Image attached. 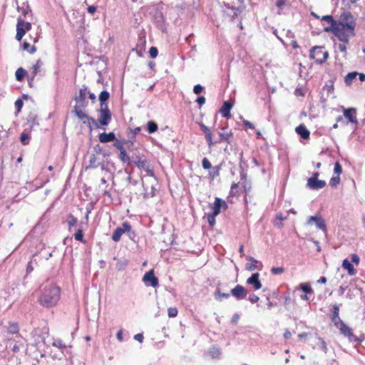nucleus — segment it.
<instances>
[{
  "label": "nucleus",
  "instance_id": "obj_13",
  "mask_svg": "<svg viewBox=\"0 0 365 365\" xmlns=\"http://www.w3.org/2000/svg\"><path fill=\"white\" fill-rule=\"evenodd\" d=\"M259 277V274L258 272L253 273L251 277L247 279V284L252 285L256 290L261 289L262 285Z\"/></svg>",
  "mask_w": 365,
  "mask_h": 365
},
{
  "label": "nucleus",
  "instance_id": "obj_49",
  "mask_svg": "<svg viewBox=\"0 0 365 365\" xmlns=\"http://www.w3.org/2000/svg\"><path fill=\"white\" fill-rule=\"evenodd\" d=\"M115 143H114V146L119 150V151H121L123 150H125V148H123V145H124V141H121V140H114Z\"/></svg>",
  "mask_w": 365,
  "mask_h": 365
},
{
  "label": "nucleus",
  "instance_id": "obj_48",
  "mask_svg": "<svg viewBox=\"0 0 365 365\" xmlns=\"http://www.w3.org/2000/svg\"><path fill=\"white\" fill-rule=\"evenodd\" d=\"M178 309L175 307H170L168 309V314L169 317H175L178 315Z\"/></svg>",
  "mask_w": 365,
  "mask_h": 365
},
{
  "label": "nucleus",
  "instance_id": "obj_14",
  "mask_svg": "<svg viewBox=\"0 0 365 365\" xmlns=\"http://www.w3.org/2000/svg\"><path fill=\"white\" fill-rule=\"evenodd\" d=\"M322 21L329 24L324 27V30L326 31H331L335 35V30L334 29L336 27L337 21H334L331 16H323Z\"/></svg>",
  "mask_w": 365,
  "mask_h": 365
},
{
  "label": "nucleus",
  "instance_id": "obj_45",
  "mask_svg": "<svg viewBox=\"0 0 365 365\" xmlns=\"http://www.w3.org/2000/svg\"><path fill=\"white\" fill-rule=\"evenodd\" d=\"M123 233L129 232L131 230V226L129 222H124L122 225V227H120Z\"/></svg>",
  "mask_w": 365,
  "mask_h": 365
},
{
  "label": "nucleus",
  "instance_id": "obj_56",
  "mask_svg": "<svg viewBox=\"0 0 365 365\" xmlns=\"http://www.w3.org/2000/svg\"><path fill=\"white\" fill-rule=\"evenodd\" d=\"M53 346L60 348V349H64L66 348V345L62 342L61 340H56L53 342Z\"/></svg>",
  "mask_w": 365,
  "mask_h": 365
},
{
  "label": "nucleus",
  "instance_id": "obj_54",
  "mask_svg": "<svg viewBox=\"0 0 365 365\" xmlns=\"http://www.w3.org/2000/svg\"><path fill=\"white\" fill-rule=\"evenodd\" d=\"M331 321L336 327H338L341 323L344 322L339 318V317H331Z\"/></svg>",
  "mask_w": 365,
  "mask_h": 365
},
{
  "label": "nucleus",
  "instance_id": "obj_41",
  "mask_svg": "<svg viewBox=\"0 0 365 365\" xmlns=\"http://www.w3.org/2000/svg\"><path fill=\"white\" fill-rule=\"evenodd\" d=\"M29 138H30V136H29V133H26V131H24L21 135V138H20L21 143L23 145H27V144H29Z\"/></svg>",
  "mask_w": 365,
  "mask_h": 365
},
{
  "label": "nucleus",
  "instance_id": "obj_44",
  "mask_svg": "<svg viewBox=\"0 0 365 365\" xmlns=\"http://www.w3.org/2000/svg\"><path fill=\"white\" fill-rule=\"evenodd\" d=\"M340 182V177L339 175L334 176L331 178L329 184L331 187H335L337 186V185Z\"/></svg>",
  "mask_w": 365,
  "mask_h": 365
},
{
  "label": "nucleus",
  "instance_id": "obj_57",
  "mask_svg": "<svg viewBox=\"0 0 365 365\" xmlns=\"http://www.w3.org/2000/svg\"><path fill=\"white\" fill-rule=\"evenodd\" d=\"M75 239L78 241H83V235L81 230H78L75 234Z\"/></svg>",
  "mask_w": 365,
  "mask_h": 365
},
{
  "label": "nucleus",
  "instance_id": "obj_2",
  "mask_svg": "<svg viewBox=\"0 0 365 365\" xmlns=\"http://www.w3.org/2000/svg\"><path fill=\"white\" fill-rule=\"evenodd\" d=\"M41 294L38 297L40 304L44 307L55 306L60 298V289L53 284H48L41 287Z\"/></svg>",
  "mask_w": 365,
  "mask_h": 365
},
{
  "label": "nucleus",
  "instance_id": "obj_60",
  "mask_svg": "<svg viewBox=\"0 0 365 365\" xmlns=\"http://www.w3.org/2000/svg\"><path fill=\"white\" fill-rule=\"evenodd\" d=\"M21 26L26 31H29L31 29V24L29 22H25L21 19Z\"/></svg>",
  "mask_w": 365,
  "mask_h": 365
},
{
  "label": "nucleus",
  "instance_id": "obj_39",
  "mask_svg": "<svg viewBox=\"0 0 365 365\" xmlns=\"http://www.w3.org/2000/svg\"><path fill=\"white\" fill-rule=\"evenodd\" d=\"M120 159L123 163H130V158L127 155L125 150H123L120 151Z\"/></svg>",
  "mask_w": 365,
  "mask_h": 365
},
{
  "label": "nucleus",
  "instance_id": "obj_33",
  "mask_svg": "<svg viewBox=\"0 0 365 365\" xmlns=\"http://www.w3.org/2000/svg\"><path fill=\"white\" fill-rule=\"evenodd\" d=\"M315 223L318 229L322 230L324 231L327 230L325 221L322 219V217L319 216V217L317 220V222Z\"/></svg>",
  "mask_w": 365,
  "mask_h": 365
},
{
  "label": "nucleus",
  "instance_id": "obj_3",
  "mask_svg": "<svg viewBox=\"0 0 365 365\" xmlns=\"http://www.w3.org/2000/svg\"><path fill=\"white\" fill-rule=\"evenodd\" d=\"M329 56L327 51H324L322 46H314L310 51V57L315 60L317 63L322 64L324 63Z\"/></svg>",
  "mask_w": 365,
  "mask_h": 365
},
{
  "label": "nucleus",
  "instance_id": "obj_11",
  "mask_svg": "<svg viewBox=\"0 0 365 365\" xmlns=\"http://www.w3.org/2000/svg\"><path fill=\"white\" fill-rule=\"evenodd\" d=\"M154 22L155 23L157 27L160 29L162 31H166V24L165 21V18L161 11H156L153 16Z\"/></svg>",
  "mask_w": 365,
  "mask_h": 365
},
{
  "label": "nucleus",
  "instance_id": "obj_38",
  "mask_svg": "<svg viewBox=\"0 0 365 365\" xmlns=\"http://www.w3.org/2000/svg\"><path fill=\"white\" fill-rule=\"evenodd\" d=\"M21 24V19H19L16 24V33L24 36L26 34V29L22 27Z\"/></svg>",
  "mask_w": 365,
  "mask_h": 365
},
{
  "label": "nucleus",
  "instance_id": "obj_21",
  "mask_svg": "<svg viewBox=\"0 0 365 365\" xmlns=\"http://www.w3.org/2000/svg\"><path fill=\"white\" fill-rule=\"evenodd\" d=\"M110 94L107 91H103L99 95L101 107L108 106L106 101L108 100Z\"/></svg>",
  "mask_w": 365,
  "mask_h": 365
},
{
  "label": "nucleus",
  "instance_id": "obj_29",
  "mask_svg": "<svg viewBox=\"0 0 365 365\" xmlns=\"http://www.w3.org/2000/svg\"><path fill=\"white\" fill-rule=\"evenodd\" d=\"M26 70H24L22 68H18L16 71V73H15V76H16V80L18 81H22L23 78H24V76H26Z\"/></svg>",
  "mask_w": 365,
  "mask_h": 365
},
{
  "label": "nucleus",
  "instance_id": "obj_32",
  "mask_svg": "<svg viewBox=\"0 0 365 365\" xmlns=\"http://www.w3.org/2000/svg\"><path fill=\"white\" fill-rule=\"evenodd\" d=\"M98 166V163L97 162V158L94 154H92L90 156L89 164L88 165V168H96Z\"/></svg>",
  "mask_w": 365,
  "mask_h": 365
},
{
  "label": "nucleus",
  "instance_id": "obj_15",
  "mask_svg": "<svg viewBox=\"0 0 365 365\" xmlns=\"http://www.w3.org/2000/svg\"><path fill=\"white\" fill-rule=\"evenodd\" d=\"M200 127L205 135L208 146L211 148L214 143L212 142V132L210 129L203 123L200 124Z\"/></svg>",
  "mask_w": 365,
  "mask_h": 365
},
{
  "label": "nucleus",
  "instance_id": "obj_59",
  "mask_svg": "<svg viewBox=\"0 0 365 365\" xmlns=\"http://www.w3.org/2000/svg\"><path fill=\"white\" fill-rule=\"evenodd\" d=\"M339 306L336 305V304H334L333 306V312H332V314H331V317H339Z\"/></svg>",
  "mask_w": 365,
  "mask_h": 365
},
{
  "label": "nucleus",
  "instance_id": "obj_51",
  "mask_svg": "<svg viewBox=\"0 0 365 365\" xmlns=\"http://www.w3.org/2000/svg\"><path fill=\"white\" fill-rule=\"evenodd\" d=\"M231 135H232V133L230 132V133L223 132V133H220V134H219L220 140H225V141L228 140V139Z\"/></svg>",
  "mask_w": 365,
  "mask_h": 365
},
{
  "label": "nucleus",
  "instance_id": "obj_8",
  "mask_svg": "<svg viewBox=\"0 0 365 365\" xmlns=\"http://www.w3.org/2000/svg\"><path fill=\"white\" fill-rule=\"evenodd\" d=\"M342 110L344 113V117L347 119V124L348 123H351L354 124L358 123V120L356 118V110L354 108H345L342 106Z\"/></svg>",
  "mask_w": 365,
  "mask_h": 365
},
{
  "label": "nucleus",
  "instance_id": "obj_46",
  "mask_svg": "<svg viewBox=\"0 0 365 365\" xmlns=\"http://www.w3.org/2000/svg\"><path fill=\"white\" fill-rule=\"evenodd\" d=\"M319 339V341L320 343L319 344V348L326 354L327 353L328 351V349H327V344L326 342L324 341V340L321 338V337H319L318 338Z\"/></svg>",
  "mask_w": 365,
  "mask_h": 365
},
{
  "label": "nucleus",
  "instance_id": "obj_36",
  "mask_svg": "<svg viewBox=\"0 0 365 365\" xmlns=\"http://www.w3.org/2000/svg\"><path fill=\"white\" fill-rule=\"evenodd\" d=\"M143 187H144V198L145 199H147V198H149V197H152L155 195V191H154V187L153 186H152L150 187V190L149 191L148 188H146L145 187V185H143Z\"/></svg>",
  "mask_w": 365,
  "mask_h": 365
},
{
  "label": "nucleus",
  "instance_id": "obj_30",
  "mask_svg": "<svg viewBox=\"0 0 365 365\" xmlns=\"http://www.w3.org/2000/svg\"><path fill=\"white\" fill-rule=\"evenodd\" d=\"M123 234V232L120 229V227H117L112 235V240L115 242H118L120 240Z\"/></svg>",
  "mask_w": 365,
  "mask_h": 365
},
{
  "label": "nucleus",
  "instance_id": "obj_6",
  "mask_svg": "<svg viewBox=\"0 0 365 365\" xmlns=\"http://www.w3.org/2000/svg\"><path fill=\"white\" fill-rule=\"evenodd\" d=\"M337 328L341 334L349 339V341H359L358 338L353 334L352 330L344 322L341 323Z\"/></svg>",
  "mask_w": 365,
  "mask_h": 365
},
{
  "label": "nucleus",
  "instance_id": "obj_64",
  "mask_svg": "<svg viewBox=\"0 0 365 365\" xmlns=\"http://www.w3.org/2000/svg\"><path fill=\"white\" fill-rule=\"evenodd\" d=\"M15 106L17 108L18 110L19 111L21 109L22 106H23L22 101L21 99H18L17 101H16Z\"/></svg>",
  "mask_w": 365,
  "mask_h": 365
},
{
  "label": "nucleus",
  "instance_id": "obj_16",
  "mask_svg": "<svg viewBox=\"0 0 365 365\" xmlns=\"http://www.w3.org/2000/svg\"><path fill=\"white\" fill-rule=\"evenodd\" d=\"M307 187L312 190H319L326 185V182L322 180H307Z\"/></svg>",
  "mask_w": 365,
  "mask_h": 365
},
{
  "label": "nucleus",
  "instance_id": "obj_61",
  "mask_svg": "<svg viewBox=\"0 0 365 365\" xmlns=\"http://www.w3.org/2000/svg\"><path fill=\"white\" fill-rule=\"evenodd\" d=\"M259 297H257L255 294H251L249 297V300L252 304L257 302L259 301Z\"/></svg>",
  "mask_w": 365,
  "mask_h": 365
},
{
  "label": "nucleus",
  "instance_id": "obj_18",
  "mask_svg": "<svg viewBox=\"0 0 365 365\" xmlns=\"http://www.w3.org/2000/svg\"><path fill=\"white\" fill-rule=\"evenodd\" d=\"M101 143H106L115 140V135L113 133H103L98 136Z\"/></svg>",
  "mask_w": 365,
  "mask_h": 365
},
{
  "label": "nucleus",
  "instance_id": "obj_7",
  "mask_svg": "<svg viewBox=\"0 0 365 365\" xmlns=\"http://www.w3.org/2000/svg\"><path fill=\"white\" fill-rule=\"evenodd\" d=\"M227 207V204L225 200L220 197H215V202L210 205V208L212 209L211 214L217 216L220 214L221 208L226 210Z\"/></svg>",
  "mask_w": 365,
  "mask_h": 365
},
{
  "label": "nucleus",
  "instance_id": "obj_12",
  "mask_svg": "<svg viewBox=\"0 0 365 365\" xmlns=\"http://www.w3.org/2000/svg\"><path fill=\"white\" fill-rule=\"evenodd\" d=\"M143 282L145 283L150 282L153 287L158 286V279L155 277L153 270H150L144 274Z\"/></svg>",
  "mask_w": 365,
  "mask_h": 365
},
{
  "label": "nucleus",
  "instance_id": "obj_31",
  "mask_svg": "<svg viewBox=\"0 0 365 365\" xmlns=\"http://www.w3.org/2000/svg\"><path fill=\"white\" fill-rule=\"evenodd\" d=\"M7 331L9 334H16L19 332V326L16 323H9L7 327Z\"/></svg>",
  "mask_w": 365,
  "mask_h": 365
},
{
  "label": "nucleus",
  "instance_id": "obj_53",
  "mask_svg": "<svg viewBox=\"0 0 365 365\" xmlns=\"http://www.w3.org/2000/svg\"><path fill=\"white\" fill-rule=\"evenodd\" d=\"M284 268L282 267H272L271 269V272L273 274H280L284 272Z\"/></svg>",
  "mask_w": 365,
  "mask_h": 365
},
{
  "label": "nucleus",
  "instance_id": "obj_63",
  "mask_svg": "<svg viewBox=\"0 0 365 365\" xmlns=\"http://www.w3.org/2000/svg\"><path fill=\"white\" fill-rule=\"evenodd\" d=\"M319 217V216H311L309 219H308V221H307V224L311 225H312V223L314 222H317V218Z\"/></svg>",
  "mask_w": 365,
  "mask_h": 365
},
{
  "label": "nucleus",
  "instance_id": "obj_1",
  "mask_svg": "<svg viewBox=\"0 0 365 365\" xmlns=\"http://www.w3.org/2000/svg\"><path fill=\"white\" fill-rule=\"evenodd\" d=\"M356 22L354 16L350 12H343L337 21L335 30V36L339 41L347 43L351 37L355 36Z\"/></svg>",
  "mask_w": 365,
  "mask_h": 365
},
{
  "label": "nucleus",
  "instance_id": "obj_25",
  "mask_svg": "<svg viewBox=\"0 0 365 365\" xmlns=\"http://www.w3.org/2000/svg\"><path fill=\"white\" fill-rule=\"evenodd\" d=\"M226 13L230 17L235 18V17L237 16L241 13V9L240 8L228 6L227 10L226 11Z\"/></svg>",
  "mask_w": 365,
  "mask_h": 365
},
{
  "label": "nucleus",
  "instance_id": "obj_55",
  "mask_svg": "<svg viewBox=\"0 0 365 365\" xmlns=\"http://www.w3.org/2000/svg\"><path fill=\"white\" fill-rule=\"evenodd\" d=\"M158 49L157 48L155 47H151L149 50V54H150V56L153 58H155L157 57L158 56Z\"/></svg>",
  "mask_w": 365,
  "mask_h": 365
},
{
  "label": "nucleus",
  "instance_id": "obj_28",
  "mask_svg": "<svg viewBox=\"0 0 365 365\" xmlns=\"http://www.w3.org/2000/svg\"><path fill=\"white\" fill-rule=\"evenodd\" d=\"M158 126L154 121H148L147 123V130L149 133H153L158 130Z\"/></svg>",
  "mask_w": 365,
  "mask_h": 365
},
{
  "label": "nucleus",
  "instance_id": "obj_19",
  "mask_svg": "<svg viewBox=\"0 0 365 365\" xmlns=\"http://www.w3.org/2000/svg\"><path fill=\"white\" fill-rule=\"evenodd\" d=\"M295 131L303 139H308L309 138L310 132L303 124H301L299 126H297L295 129Z\"/></svg>",
  "mask_w": 365,
  "mask_h": 365
},
{
  "label": "nucleus",
  "instance_id": "obj_23",
  "mask_svg": "<svg viewBox=\"0 0 365 365\" xmlns=\"http://www.w3.org/2000/svg\"><path fill=\"white\" fill-rule=\"evenodd\" d=\"M209 354L213 359H219L221 356V349L215 346L209 349Z\"/></svg>",
  "mask_w": 365,
  "mask_h": 365
},
{
  "label": "nucleus",
  "instance_id": "obj_58",
  "mask_svg": "<svg viewBox=\"0 0 365 365\" xmlns=\"http://www.w3.org/2000/svg\"><path fill=\"white\" fill-rule=\"evenodd\" d=\"M202 90L203 87L200 84L195 85L193 88V92L197 95L200 94Z\"/></svg>",
  "mask_w": 365,
  "mask_h": 365
},
{
  "label": "nucleus",
  "instance_id": "obj_10",
  "mask_svg": "<svg viewBox=\"0 0 365 365\" xmlns=\"http://www.w3.org/2000/svg\"><path fill=\"white\" fill-rule=\"evenodd\" d=\"M230 293L237 300L245 299L247 294V292L245 288L240 284H237L233 289H232Z\"/></svg>",
  "mask_w": 365,
  "mask_h": 365
},
{
  "label": "nucleus",
  "instance_id": "obj_47",
  "mask_svg": "<svg viewBox=\"0 0 365 365\" xmlns=\"http://www.w3.org/2000/svg\"><path fill=\"white\" fill-rule=\"evenodd\" d=\"M202 168L205 170L211 169L212 165L207 158H204L202 161Z\"/></svg>",
  "mask_w": 365,
  "mask_h": 365
},
{
  "label": "nucleus",
  "instance_id": "obj_20",
  "mask_svg": "<svg viewBox=\"0 0 365 365\" xmlns=\"http://www.w3.org/2000/svg\"><path fill=\"white\" fill-rule=\"evenodd\" d=\"M42 65V61L39 59L33 66L32 71L31 72V80H34V78L36 77V74L40 71V68Z\"/></svg>",
  "mask_w": 365,
  "mask_h": 365
},
{
  "label": "nucleus",
  "instance_id": "obj_34",
  "mask_svg": "<svg viewBox=\"0 0 365 365\" xmlns=\"http://www.w3.org/2000/svg\"><path fill=\"white\" fill-rule=\"evenodd\" d=\"M299 289L304 292L306 294H310L313 292L312 287L308 283L300 284Z\"/></svg>",
  "mask_w": 365,
  "mask_h": 365
},
{
  "label": "nucleus",
  "instance_id": "obj_9",
  "mask_svg": "<svg viewBox=\"0 0 365 365\" xmlns=\"http://www.w3.org/2000/svg\"><path fill=\"white\" fill-rule=\"evenodd\" d=\"M86 108H73V112L78 117V119L83 120V123H86L87 122H92L95 125L97 126L96 121L92 118L88 116L85 112L84 110Z\"/></svg>",
  "mask_w": 365,
  "mask_h": 365
},
{
  "label": "nucleus",
  "instance_id": "obj_37",
  "mask_svg": "<svg viewBox=\"0 0 365 365\" xmlns=\"http://www.w3.org/2000/svg\"><path fill=\"white\" fill-rule=\"evenodd\" d=\"M230 294L229 293H222L220 289H217L215 293V297L216 299L221 300L222 298H229Z\"/></svg>",
  "mask_w": 365,
  "mask_h": 365
},
{
  "label": "nucleus",
  "instance_id": "obj_35",
  "mask_svg": "<svg viewBox=\"0 0 365 365\" xmlns=\"http://www.w3.org/2000/svg\"><path fill=\"white\" fill-rule=\"evenodd\" d=\"M77 221H78L77 218H76L73 215L70 214L68 216L67 222H68L69 230H71L72 227L76 226V225L77 224Z\"/></svg>",
  "mask_w": 365,
  "mask_h": 365
},
{
  "label": "nucleus",
  "instance_id": "obj_52",
  "mask_svg": "<svg viewBox=\"0 0 365 365\" xmlns=\"http://www.w3.org/2000/svg\"><path fill=\"white\" fill-rule=\"evenodd\" d=\"M334 173L337 175H339L342 172V168L339 163L336 162L334 164Z\"/></svg>",
  "mask_w": 365,
  "mask_h": 365
},
{
  "label": "nucleus",
  "instance_id": "obj_43",
  "mask_svg": "<svg viewBox=\"0 0 365 365\" xmlns=\"http://www.w3.org/2000/svg\"><path fill=\"white\" fill-rule=\"evenodd\" d=\"M139 169H145L146 165V161L145 160L138 159V160L132 161Z\"/></svg>",
  "mask_w": 365,
  "mask_h": 365
},
{
  "label": "nucleus",
  "instance_id": "obj_5",
  "mask_svg": "<svg viewBox=\"0 0 365 365\" xmlns=\"http://www.w3.org/2000/svg\"><path fill=\"white\" fill-rule=\"evenodd\" d=\"M100 116L98 122L101 125H108L110 119L111 113L108 109V106L101 107L100 108Z\"/></svg>",
  "mask_w": 365,
  "mask_h": 365
},
{
  "label": "nucleus",
  "instance_id": "obj_17",
  "mask_svg": "<svg viewBox=\"0 0 365 365\" xmlns=\"http://www.w3.org/2000/svg\"><path fill=\"white\" fill-rule=\"evenodd\" d=\"M233 104L230 101H225L222 108L220 110V113L223 117L230 118L231 117L230 110L232 109Z\"/></svg>",
  "mask_w": 365,
  "mask_h": 365
},
{
  "label": "nucleus",
  "instance_id": "obj_40",
  "mask_svg": "<svg viewBox=\"0 0 365 365\" xmlns=\"http://www.w3.org/2000/svg\"><path fill=\"white\" fill-rule=\"evenodd\" d=\"M22 48L23 50L29 51L30 53H34L36 51V48L34 46L31 47L30 44L26 41L24 42L22 45Z\"/></svg>",
  "mask_w": 365,
  "mask_h": 365
},
{
  "label": "nucleus",
  "instance_id": "obj_4",
  "mask_svg": "<svg viewBox=\"0 0 365 365\" xmlns=\"http://www.w3.org/2000/svg\"><path fill=\"white\" fill-rule=\"evenodd\" d=\"M89 93L87 86H83L79 90V94L76 96L74 100L76 101V105L74 108H86L88 106V103L86 101V96Z\"/></svg>",
  "mask_w": 365,
  "mask_h": 365
},
{
  "label": "nucleus",
  "instance_id": "obj_62",
  "mask_svg": "<svg viewBox=\"0 0 365 365\" xmlns=\"http://www.w3.org/2000/svg\"><path fill=\"white\" fill-rule=\"evenodd\" d=\"M145 170L148 175L150 177H154V171L150 166H146L145 168Z\"/></svg>",
  "mask_w": 365,
  "mask_h": 365
},
{
  "label": "nucleus",
  "instance_id": "obj_26",
  "mask_svg": "<svg viewBox=\"0 0 365 365\" xmlns=\"http://www.w3.org/2000/svg\"><path fill=\"white\" fill-rule=\"evenodd\" d=\"M359 73L354 71V72H351V73H349L344 78V82L345 83L349 86V85H351L353 82V80L355 79L356 78V76H358Z\"/></svg>",
  "mask_w": 365,
  "mask_h": 365
},
{
  "label": "nucleus",
  "instance_id": "obj_27",
  "mask_svg": "<svg viewBox=\"0 0 365 365\" xmlns=\"http://www.w3.org/2000/svg\"><path fill=\"white\" fill-rule=\"evenodd\" d=\"M221 169L220 165H217L215 167H212L210 169V171L209 172V176L210 178L213 180L215 178L217 177L220 175V170Z\"/></svg>",
  "mask_w": 365,
  "mask_h": 365
},
{
  "label": "nucleus",
  "instance_id": "obj_50",
  "mask_svg": "<svg viewBox=\"0 0 365 365\" xmlns=\"http://www.w3.org/2000/svg\"><path fill=\"white\" fill-rule=\"evenodd\" d=\"M215 217L211 213L207 214V222L210 226H213L215 224Z\"/></svg>",
  "mask_w": 365,
  "mask_h": 365
},
{
  "label": "nucleus",
  "instance_id": "obj_42",
  "mask_svg": "<svg viewBox=\"0 0 365 365\" xmlns=\"http://www.w3.org/2000/svg\"><path fill=\"white\" fill-rule=\"evenodd\" d=\"M128 265V261L125 259L120 260L116 264V268L119 271H122L125 269Z\"/></svg>",
  "mask_w": 365,
  "mask_h": 365
},
{
  "label": "nucleus",
  "instance_id": "obj_24",
  "mask_svg": "<svg viewBox=\"0 0 365 365\" xmlns=\"http://www.w3.org/2000/svg\"><path fill=\"white\" fill-rule=\"evenodd\" d=\"M247 259L249 261H250L251 263L246 264V269L248 270V271H254V270H255L257 268V264L259 262L257 259H255L254 257H247Z\"/></svg>",
  "mask_w": 365,
  "mask_h": 365
},
{
  "label": "nucleus",
  "instance_id": "obj_22",
  "mask_svg": "<svg viewBox=\"0 0 365 365\" xmlns=\"http://www.w3.org/2000/svg\"><path fill=\"white\" fill-rule=\"evenodd\" d=\"M342 267L348 271L349 274L354 275L355 274L354 267L348 259H346L343 260Z\"/></svg>",
  "mask_w": 365,
  "mask_h": 365
}]
</instances>
